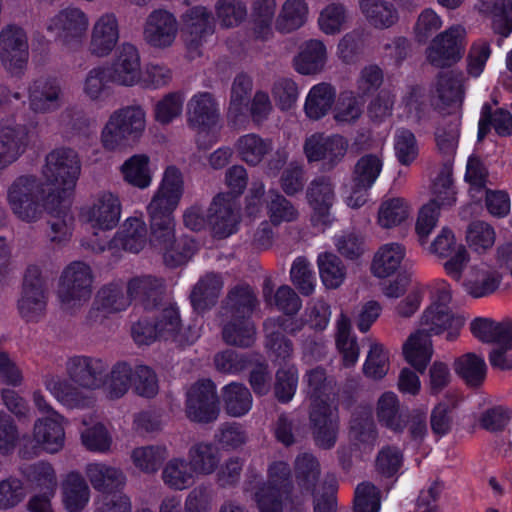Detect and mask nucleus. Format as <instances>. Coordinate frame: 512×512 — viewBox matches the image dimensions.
Masks as SVG:
<instances>
[{"label":"nucleus","mask_w":512,"mask_h":512,"mask_svg":"<svg viewBox=\"0 0 512 512\" xmlns=\"http://www.w3.org/2000/svg\"><path fill=\"white\" fill-rule=\"evenodd\" d=\"M81 173L76 151L60 147L49 152L41 169V180L34 176L17 178L8 190V202L21 220H38L44 210H54L69 200Z\"/></svg>","instance_id":"nucleus-1"},{"label":"nucleus","mask_w":512,"mask_h":512,"mask_svg":"<svg viewBox=\"0 0 512 512\" xmlns=\"http://www.w3.org/2000/svg\"><path fill=\"white\" fill-rule=\"evenodd\" d=\"M184 193L182 172L174 165L165 168L162 178L149 204L151 244L163 252L164 261L171 267L187 262L197 249L188 238L175 239L174 211Z\"/></svg>","instance_id":"nucleus-2"},{"label":"nucleus","mask_w":512,"mask_h":512,"mask_svg":"<svg viewBox=\"0 0 512 512\" xmlns=\"http://www.w3.org/2000/svg\"><path fill=\"white\" fill-rule=\"evenodd\" d=\"M106 364L97 358L75 356L66 363L68 378L47 373L42 377L45 389L63 406L69 409L90 406L94 399L90 393L101 388Z\"/></svg>","instance_id":"nucleus-3"},{"label":"nucleus","mask_w":512,"mask_h":512,"mask_svg":"<svg viewBox=\"0 0 512 512\" xmlns=\"http://www.w3.org/2000/svg\"><path fill=\"white\" fill-rule=\"evenodd\" d=\"M307 393L312 398L310 414L313 423L315 440L322 448H330L336 441L337 410L333 401L326 393V375L323 369L315 368L307 372L304 379Z\"/></svg>","instance_id":"nucleus-4"},{"label":"nucleus","mask_w":512,"mask_h":512,"mask_svg":"<svg viewBox=\"0 0 512 512\" xmlns=\"http://www.w3.org/2000/svg\"><path fill=\"white\" fill-rule=\"evenodd\" d=\"M430 303L419 319V329L429 336L445 335L446 340H455L464 325L463 319L451 308V287L445 280H437L429 286Z\"/></svg>","instance_id":"nucleus-5"},{"label":"nucleus","mask_w":512,"mask_h":512,"mask_svg":"<svg viewBox=\"0 0 512 512\" xmlns=\"http://www.w3.org/2000/svg\"><path fill=\"white\" fill-rule=\"evenodd\" d=\"M147 115L140 105H128L114 110L100 133L104 150L116 152L137 143L144 135Z\"/></svg>","instance_id":"nucleus-6"},{"label":"nucleus","mask_w":512,"mask_h":512,"mask_svg":"<svg viewBox=\"0 0 512 512\" xmlns=\"http://www.w3.org/2000/svg\"><path fill=\"white\" fill-rule=\"evenodd\" d=\"M186 121L197 133L196 142L207 149L220 138V111L214 95L209 92L193 94L186 105Z\"/></svg>","instance_id":"nucleus-7"},{"label":"nucleus","mask_w":512,"mask_h":512,"mask_svg":"<svg viewBox=\"0 0 512 512\" xmlns=\"http://www.w3.org/2000/svg\"><path fill=\"white\" fill-rule=\"evenodd\" d=\"M121 214L122 205L119 197L108 191L98 193L81 209V220L89 226L95 236V239L88 243L93 250H105L106 242L97 237L114 229L120 221Z\"/></svg>","instance_id":"nucleus-8"},{"label":"nucleus","mask_w":512,"mask_h":512,"mask_svg":"<svg viewBox=\"0 0 512 512\" xmlns=\"http://www.w3.org/2000/svg\"><path fill=\"white\" fill-rule=\"evenodd\" d=\"M65 418L57 411L38 418L31 438H23L20 453L23 457L36 455L39 450L48 453L60 451L65 443Z\"/></svg>","instance_id":"nucleus-9"},{"label":"nucleus","mask_w":512,"mask_h":512,"mask_svg":"<svg viewBox=\"0 0 512 512\" xmlns=\"http://www.w3.org/2000/svg\"><path fill=\"white\" fill-rule=\"evenodd\" d=\"M290 470L284 462H275L269 468V481L256 493L260 512H304L287 498Z\"/></svg>","instance_id":"nucleus-10"},{"label":"nucleus","mask_w":512,"mask_h":512,"mask_svg":"<svg viewBox=\"0 0 512 512\" xmlns=\"http://www.w3.org/2000/svg\"><path fill=\"white\" fill-rule=\"evenodd\" d=\"M88 27L87 14L73 6L60 10L46 23L47 31L54 34L61 46L69 52H75L83 46Z\"/></svg>","instance_id":"nucleus-11"},{"label":"nucleus","mask_w":512,"mask_h":512,"mask_svg":"<svg viewBox=\"0 0 512 512\" xmlns=\"http://www.w3.org/2000/svg\"><path fill=\"white\" fill-rule=\"evenodd\" d=\"M92 272L83 262L69 264L59 280L57 297L65 309H72L86 302L92 292Z\"/></svg>","instance_id":"nucleus-12"},{"label":"nucleus","mask_w":512,"mask_h":512,"mask_svg":"<svg viewBox=\"0 0 512 512\" xmlns=\"http://www.w3.org/2000/svg\"><path fill=\"white\" fill-rule=\"evenodd\" d=\"M503 278L500 266L489 261H479L460 270V277L453 278L462 289L473 298H483L493 294Z\"/></svg>","instance_id":"nucleus-13"},{"label":"nucleus","mask_w":512,"mask_h":512,"mask_svg":"<svg viewBox=\"0 0 512 512\" xmlns=\"http://www.w3.org/2000/svg\"><path fill=\"white\" fill-rule=\"evenodd\" d=\"M156 310L155 325L159 339L172 341L179 346L191 345L199 339L201 323L198 319L188 326H182L178 308L172 302L160 303Z\"/></svg>","instance_id":"nucleus-14"},{"label":"nucleus","mask_w":512,"mask_h":512,"mask_svg":"<svg viewBox=\"0 0 512 512\" xmlns=\"http://www.w3.org/2000/svg\"><path fill=\"white\" fill-rule=\"evenodd\" d=\"M47 289L38 266L26 270L23 289L18 300V311L23 319L34 322L41 319L46 311Z\"/></svg>","instance_id":"nucleus-15"},{"label":"nucleus","mask_w":512,"mask_h":512,"mask_svg":"<svg viewBox=\"0 0 512 512\" xmlns=\"http://www.w3.org/2000/svg\"><path fill=\"white\" fill-rule=\"evenodd\" d=\"M422 247L433 255L447 258L444 270L451 278H459L460 270L470 260L466 247L457 242L454 232L448 227H443L431 243L427 240V244Z\"/></svg>","instance_id":"nucleus-16"},{"label":"nucleus","mask_w":512,"mask_h":512,"mask_svg":"<svg viewBox=\"0 0 512 512\" xmlns=\"http://www.w3.org/2000/svg\"><path fill=\"white\" fill-rule=\"evenodd\" d=\"M466 29L454 25L438 34L427 49L428 61L437 67L450 66L463 55L465 48Z\"/></svg>","instance_id":"nucleus-17"},{"label":"nucleus","mask_w":512,"mask_h":512,"mask_svg":"<svg viewBox=\"0 0 512 512\" xmlns=\"http://www.w3.org/2000/svg\"><path fill=\"white\" fill-rule=\"evenodd\" d=\"M29 58L28 41L21 28L9 26L0 33V61L11 75H21Z\"/></svg>","instance_id":"nucleus-18"},{"label":"nucleus","mask_w":512,"mask_h":512,"mask_svg":"<svg viewBox=\"0 0 512 512\" xmlns=\"http://www.w3.org/2000/svg\"><path fill=\"white\" fill-rule=\"evenodd\" d=\"M348 140L341 135L315 133L304 143V154L309 162H322L325 167H334L342 161L348 150Z\"/></svg>","instance_id":"nucleus-19"},{"label":"nucleus","mask_w":512,"mask_h":512,"mask_svg":"<svg viewBox=\"0 0 512 512\" xmlns=\"http://www.w3.org/2000/svg\"><path fill=\"white\" fill-rule=\"evenodd\" d=\"M219 414L216 388L212 381L201 380L190 387L186 399V415L194 422L208 423Z\"/></svg>","instance_id":"nucleus-20"},{"label":"nucleus","mask_w":512,"mask_h":512,"mask_svg":"<svg viewBox=\"0 0 512 512\" xmlns=\"http://www.w3.org/2000/svg\"><path fill=\"white\" fill-rule=\"evenodd\" d=\"M111 83L123 86H138L142 80V67L140 54L131 44H123L111 67L109 68Z\"/></svg>","instance_id":"nucleus-21"},{"label":"nucleus","mask_w":512,"mask_h":512,"mask_svg":"<svg viewBox=\"0 0 512 512\" xmlns=\"http://www.w3.org/2000/svg\"><path fill=\"white\" fill-rule=\"evenodd\" d=\"M178 34V22L176 17L166 10L152 12L144 26L145 41L155 48L164 49L170 47Z\"/></svg>","instance_id":"nucleus-22"},{"label":"nucleus","mask_w":512,"mask_h":512,"mask_svg":"<svg viewBox=\"0 0 512 512\" xmlns=\"http://www.w3.org/2000/svg\"><path fill=\"white\" fill-rule=\"evenodd\" d=\"M119 37L120 31L116 16L112 13L99 16L91 30L90 53L99 58L109 56L117 46Z\"/></svg>","instance_id":"nucleus-23"},{"label":"nucleus","mask_w":512,"mask_h":512,"mask_svg":"<svg viewBox=\"0 0 512 512\" xmlns=\"http://www.w3.org/2000/svg\"><path fill=\"white\" fill-rule=\"evenodd\" d=\"M209 223L218 237H228L236 231L238 211L231 194L216 196L209 208Z\"/></svg>","instance_id":"nucleus-24"},{"label":"nucleus","mask_w":512,"mask_h":512,"mask_svg":"<svg viewBox=\"0 0 512 512\" xmlns=\"http://www.w3.org/2000/svg\"><path fill=\"white\" fill-rule=\"evenodd\" d=\"M307 198L313 209L312 222L315 226L331 223L330 209L335 201L334 186L327 178L313 181L307 191Z\"/></svg>","instance_id":"nucleus-25"},{"label":"nucleus","mask_w":512,"mask_h":512,"mask_svg":"<svg viewBox=\"0 0 512 512\" xmlns=\"http://www.w3.org/2000/svg\"><path fill=\"white\" fill-rule=\"evenodd\" d=\"M413 207L403 197H385L379 203L376 224L384 230L401 228L412 219Z\"/></svg>","instance_id":"nucleus-26"},{"label":"nucleus","mask_w":512,"mask_h":512,"mask_svg":"<svg viewBox=\"0 0 512 512\" xmlns=\"http://www.w3.org/2000/svg\"><path fill=\"white\" fill-rule=\"evenodd\" d=\"M472 335L483 343L512 348V322L496 321L491 318L478 317L471 321Z\"/></svg>","instance_id":"nucleus-27"},{"label":"nucleus","mask_w":512,"mask_h":512,"mask_svg":"<svg viewBox=\"0 0 512 512\" xmlns=\"http://www.w3.org/2000/svg\"><path fill=\"white\" fill-rule=\"evenodd\" d=\"M182 35L188 49H196L205 36L212 32L213 18L203 6L189 9L181 17Z\"/></svg>","instance_id":"nucleus-28"},{"label":"nucleus","mask_w":512,"mask_h":512,"mask_svg":"<svg viewBox=\"0 0 512 512\" xmlns=\"http://www.w3.org/2000/svg\"><path fill=\"white\" fill-rule=\"evenodd\" d=\"M303 327L302 321L292 317H286L283 320L271 319L265 323L264 329L267 338V347L276 354L277 357L285 359L292 352L290 341L286 340L283 333L295 334Z\"/></svg>","instance_id":"nucleus-29"},{"label":"nucleus","mask_w":512,"mask_h":512,"mask_svg":"<svg viewBox=\"0 0 512 512\" xmlns=\"http://www.w3.org/2000/svg\"><path fill=\"white\" fill-rule=\"evenodd\" d=\"M119 171L124 182L144 190L151 186L157 167L147 154L137 153L127 158Z\"/></svg>","instance_id":"nucleus-30"},{"label":"nucleus","mask_w":512,"mask_h":512,"mask_svg":"<svg viewBox=\"0 0 512 512\" xmlns=\"http://www.w3.org/2000/svg\"><path fill=\"white\" fill-rule=\"evenodd\" d=\"M62 99L61 84L56 79L37 80L29 89L30 106L36 112H53L60 108Z\"/></svg>","instance_id":"nucleus-31"},{"label":"nucleus","mask_w":512,"mask_h":512,"mask_svg":"<svg viewBox=\"0 0 512 512\" xmlns=\"http://www.w3.org/2000/svg\"><path fill=\"white\" fill-rule=\"evenodd\" d=\"M34 126H5L0 136V166L15 161L28 145Z\"/></svg>","instance_id":"nucleus-32"},{"label":"nucleus","mask_w":512,"mask_h":512,"mask_svg":"<svg viewBox=\"0 0 512 512\" xmlns=\"http://www.w3.org/2000/svg\"><path fill=\"white\" fill-rule=\"evenodd\" d=\"M147 243L146 224L142 215L128 217L122 224L121 230L109 243V249L122 247L132 253L140 252Z\"/></svg>","instance_id":"nucleus-33"},{"label":"nucleus","mask_w":512,"mask_h":512,"mask_svg":"<svg viewBox=\"0 0 512 512\" xmlns=\"http://www.w3.org/2000/svg\"><path fill=\"white\" fill-rule=\"evenodd\" d=\"M406 256L405 247L397 242L381 245L375 252L370 271L376 278L384 279L395 274Z\"/></svg>","instance_id":"nucleus-34"},{"label":"nucleus","mask_w":512,"mask_h":512,"mask_svg":"<svg viewBox=\"0 0 512 512\" xmlns=\"http://www.w3.org/2000/svg\"><path fill=\"white\" fill-rule=\"evenodd\" d=\"M327 49L325 44L317 39H311L300 46L293 65L302 75H312L321 72L327 62Z\"/></svg>","instance_id":"nucleus-35"},{"label":"nucleus","mask_w":512,"mask_h":512,"mask_svg":"<svg viewBox=\"0 0 512 512\" xmlns=\"http://www.w3.org/2000/svg\"><path fill=\"white\" fill-rule=\"evenodd\" d=\"M84 472L92 487L100 492L124 486L126 483L123 470L106 462L88 463Z\"/></svg>","instance_id":"nucleus-36"},{"label":"nucleus","mask_w":512,"mask_h":512,"mask_svg":"<svg viewBox=\"0 0 512 512\" xmlns=\"http://www.w3.org/2000/svg\"><path fill=\"white\" fill-rule=\"evenodd\" d=\"M61 497L68 512L82 511L90 500V488L78 472L68 473L61 483Z\"/></svg>","instance_id":"nucleus-37"},{"label":"nucleus","mask_w":512,"mask_h":512,"mask_svg":"<svg viewBox=\"0 0 512 512\" xmlns=\"http://www.w3.org/2000/svg\"><path fill=\"white\" fill-rule=\"evenodd\" d=\"M431 336L417 330L403 344V355L408 364L423 373L433 356Z\"/></svg>","instance_id":"nucleus-38"},{"label":"nucleus","mask_w":512,"mask_h":512,"mask_svg":"<svg viewBox=\"0 0 512 512\" xmlns=\"http://www.w3.org/2000/svg\"><path fill=\"white\" fill-rule=\"evenodd\" d=\"M475 8L491 18L494 33L506 38L512 32V1L478 0Z\"/></svg>","instance_id":"nucleus-39"},{"label":"nucleus","mask_w":512,"mask_h":512,"mask_svg":"<svg viewBox=\"0 0 512 512\" xmlns=\"http://www.w3.org/2000/svg\"><path fill=\"white\" fill-rule=\"evenodd\" d=\"M455 374L468 386H480L487 375V364L482 355L467 352L455 358L453 362Z\"/></svg>","instance_id":"nucleus-40"},{"label":"nucleus","mask_w":512,"mask_h":512,"mask_svg":"<svg viewBox=\"0 0 512 512\" xmlns=\"http://www.w3.org/2000/svg\"><path fill=\"white\" fill-rule=\"evenodd\" d=\"M359 9L367 22L376 29H387L398 21V11L386 0H358Z\"/></svg>","instance_id":"nucleus-41"},{"label":"nucleus","mask_w":512,"mask_h":512,"mask_svg":"<svg viewBox=\"0 0 512 512\" xmlns=\"http://www.w3.org/2000/svg\"><path fill=\"white\" fill-rule=\"evenodd\" d=\"M308 17V6L304 0H286L275 18L274 31L291 33L301 28Z\"/></svg>","instance_id":"nucleus-42"},{"label":"nucleus","mask_w":512,"mask_h":512,"mask_svg":"<svg viewBox=\"0 0 512 512\" xmlns=\"http://www.w3.org/2000/svg\"><path fill=\"white\" fill-rule=\"evenodd\" d=\"M335 88L329 83H319L309 90L304 110L310 119L318 120L325 116L335 101Z\"/></svg>","instance_id":"nucleus-43"},{"label":"nucleus","mask_w":512,"mask_h":512,"mask_svg":"<svg viewBox=\"0 0 512 512\" xmlns=\"http://www.w3.org/2000/svg\"><path fill=\"white\" fill-rule=\"evenodd\" d=\"M276 0H254L252 3V33L256 39L270 40L274 36L273 19Z\"/></svg>","instance_id":"nucleus-44"},{"label":"nucleus","mask_w":512,"mask_h":512,"mask_svg":"<svg viewBox=\"0 0 512 512\" xmlns=\"http://www.w3.org/2000/svg\"><path fill=\"white\" fill-rule=\"evenodd\" d=\"M109 67L99 65L91 68L85 75L81 83L83 96L95 103L106 100L109 96Z\"/></svg>","instance_id":"nucleus-45"},{"label":"nucleus","mask_w":512,"mask_h":512,"mask_svg":"<svg viewBox=\"0 0 512 512\" xmlns=\"http://www.w3.org/2000/svg\"><path fill=\"white\" fill-rule=\"evenodd\" d=\"M336 347L345 367L354 366L360 355L356 337L351 333L350 319L341 314L336 321Z\"/></svg>","instance_id":"nucleus-46"},{"label":"nucleus","mask_w":512,"mask_h":512,"mask_svg":"<svg viewBox=\"0 0 512 512\" xmlns=\"http://www.w3.org/2000/svg\"><path fill=\"white\" fill-rule=\"evenodd\" d=\"M133 367L127 362L116 363L106 379L102 381L101 387L107 398L119 399L123 397L132 387Z\"/></svg>","instance_id":"nucleus-47"},{"label":"nucleus","mask_w":512,"mask_h":512,"mask_svg":"<svg viewBox=\"0 0 512 512\" xmlns=\"http://www.w3.org/2000/svg\"><path fill=\"white\" fill-rule=\"evenodd\" d=\"M185 95L180 91L164 94L153 105L152 114L155 122L162 126L169 125L181 117Z\"/></svg>","instance_id":"nucleus-48"},{"label":"nucleus","mask_w":512,"mask_h":512,"mask_svg":"<svg viewBox=\"0 0 512 512\" xmlns=\"http://www.w3.org/2000/svg\"><path fill=\"white\" fill-rule=\"evenodd\" d=\"M189 466L196 475H209L219 464V451L209 443H196L189 449Z\"/></svg>","instance_id":"nucleus-49"},{"label":"nucleus","mask_w":512,"mask_h":512,"mask_svg":"<svg viewBox=\"0 0 512 512\" xmlns=\"http://www.w3.org/2000/svg\"><path fill=\"white\" fill-rule=\"evenodd\" d=\"M222 399L226 412L233 417L245 415L252 407L250 391L239 383L226 385L222 390Z\"/></svg>","instance_id":"nucleus-50"},{"label":"nucleus","mask_w":512,"mask_h":512,"mask_svg":"<svg viewBox=\"0 0 512 512\" xmlns=\"http://www.w3.org/2000/svg\"><path fill=\"white\" fill-rule=\"evenodd\" d=\"M253 83L250 76L238 74L232 83L230 102L228 107V117L234 121L243 115L248 108Z\"/></svg>","instance_id":"nucleus-51"},{"label":"nucleus","mask_w":512,"mask_h":512,"mask_svg":"<svg viewBox=\"0 0 512 512\" xmlns=\"http://www.w3.org/2000/svg\"><path fill=\"white\" fill-rule=\"evenodd\" d=\"M319 275L328 289L340 287L346 278V268L341 260L330 252L319 254L317 259Z\"/></svg>","instance_id":"nucleus-52"},{"label":"nucleus","mask_w":512,"mask_h":512,"mask_svg":"<svg viewBox=\"0 0 512 512\" xmlns=\"http://www.w3.org/2000/svg\"><path fill=\"white\" fill-rule=\"evenodd\" d=\"M235 149L244 162L249 165H257L271 150V144L251 133L239 137L235 143Z\"/></svg>","instance_id":"nucleus-53"},{"label":"nucleus","mask_w":512,"mask_h":512,"mask_svg":"<svg viewBox=\"0 0 512 512\" xmlns=\"http://www.w3.org/2000/svg\"><path fill=\"white\" fill-rule=\"evenodd\" d=\"M194 474L184 459L172 458L163 468L162 479L169 488L184 490L193 483Z\"/></svg>","instance_id":"nucleus-54"},{"label":"nucleus","mask_w":512,"mask_h":512,"mask_svg":"<svg viewBox=\"0 0 512 512\" xmlns=\"http://www.w3.org/2000/svg\"><path fill=\"white\" fill-rule=\"evenodd\" d=\"M246 17V5L240 0H218L215 3L213 19L222 28H234Z\"/></svg>","instance_id":"nucleus-55"},{"label":"nucleus","mask_w":512,"mask_h":512,"mask_svg":"<svg viewBox=\"0 0 512 512\" xmlns=\"http://www.w3.org/2000/svg\"><path fill=\"white\" fill-rule=\"evenodd\" d=\"M376 414L379 422L387 428L393 431H401L404 428L396 394L392 392L382 394L377 403Z\"/></svg>","instance_id":"nucleus-56"},{"label":"nucleus","mask_w":512,"mask_h":512,"mask_svg":"<svg viewBox=\"0 0 512 512\" xmlns=\"http://www.w3.org/2000/svg\"><path fill=\"white\" fill-rule=\"evenodd\" d=\"M492 125L495 131L499 135H510L512 134V115L510 112L503 109H499L494 112L493 115L490 113V107L486 104L482 107L481 116L478 123V138L482 139L490 130Z\"/></svg>","instance_id":"nucleus-57"},{"label":"nucleus","mask_w":512,"mask_h":512,"mask_svg":"<svg viewBox=\"0 0 512 512\" xmlns=\"http://www.w3.org/2000/svg\"><path fill=\"white\" fill-rule=\"evenodd\" d=\"M432 199L428 203H435L438 209L452 207L457 201V191L450 170L440 173L433 181Z\"/></svg>","instance_id":"nucleus-58"},{"label":"nucleus","mask_w":512,"mask_h":512,"mask_svg":"<svg viewBox=\"0 0 512 512\" xmlns=\"http://www.w3.org/2000/svg\"><path fill=\"white\" fill-rule=\"evenodd\" d=\"M494 228L484 221L472 222L466 231V244L474 252L483 253L491 249L495 243Z\"/></svg>","instance_id":"nucleus-59"},{"label":"nucleus","mask_w":512,"mask_h":512,"mask_svg":"<svg viewBox=\"0 0 512 512\" xmlns=\"http://www.w3.org/2000/svg\"><path fill=\"white\" fill-rule=\"evenodd\" d=\"M383 167V160L379 155L366 154L358 159L353 170L355 185L372 187L379 177Z\"/></svg>","instance_id":"nucleus-60"},{"label":"nucleus","mask_w":512,"mask_h":512,"mask_svg":"<svg viewBox=\"0 0 512 512\" xmlns=\"http://www.w3.org/2000/svg\"><path fill=\"white\" fill-rule=\"evenodd\" d=\"M488 172L482 161L475 155L468 158L464 179L469 184V194L475 201L483 199Z\"/></svg>","instance_id":"nucleus-61"},{"label":"nucleus","mask_w":512,"mask_h":512,"mask_svg":"<svg viewBox=\"0 0 512 512\" xmlns=\"http://www.w3.org/2000/svg\"><path fill=\"white\" fill-rule=\"evenodd\" d=\"M81 430L82 444L90 451L105 453L109 451L112 438L106 427L99 422L88 423L83 421Z\"/></svg>","instance_id":"nucleus-62"},{"label":"nucleus","mask_w":512,"mask_h":512,"mask_svg":"<svg viewBox=\"0 0 512 512\" xmlns=\"http://www.w3.org/2000/svg\"><path fill=\"white\" fill-rule=\"evenodd\" d=\"M166 457V448L163 446H141L131 451L130 458L133 465L144 473H154Z\"/></svg>","instance_id":"nucleus-63"},{"label":"nucleus","mask_w":512,"mask_h":512,"mask_svg":"<svg viewBox=\"0 0 512 512\" xmlns=\"http://www.w3.org/2000/svg\"><path fill=\"white\" fill-rule=\"evenodd\" d=\"M222 280L214 274L206 275L195 286L191 293V301L195 309L202 310L213 303L222 288Z\"/></svg>","instance_id":"nucleus-64"}]
</instances>
